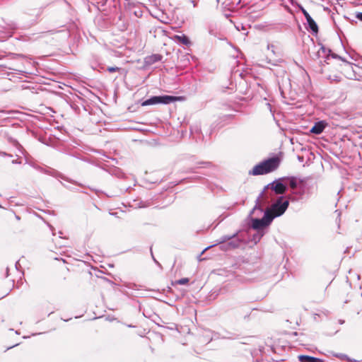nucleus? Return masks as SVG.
Masks as SVG:
<instances>
[{
    "label": "nucleus",
    "mask_w": 362,
    "mask_h": 362,
    "mask_svg": "<svg viewBox=\"0 0 362 362\" xmlns=\"http://www.w3.org/2000/svg\"><path fill=\"white\" fill-rule=\"evenodd\" d=\"M269 188L277 194H282L287 189V187L281 182V180H275L269 183L264 187V190L259 194V197L256 200V204L254 206L251 214H254L257 211H258L260 214L263 212V208L261 206V203L264 202V199L265 204L268 203L267 199L269 197L265 191Z\"/></svg>",
    "instance_id": "f257e3e1"
},
{
    "label": "nucleus",
    "mask_w": 362,
    "mask_h": 362,
    "mask_svg": "<svg viewBox=\"0 0 362 362\" xmlns=\"http://www.w3.org/2000/svg\"><path fill=\"white\" fill-rule=\"evenodd\" d=\"M280 164V159L276 157L268 158L254 166L249 172L250 175H260L269 173L276 170Z\"/></svg>",
    "instance_id": "f03ea898"
},
{
    "label": "nucleus",
    "mask_w": 362,
    "mask_h": 362,
    "mask_svg": "<svg viewBox=\"0 0 362 362\" xmlns=\"http://www.w3.org/2000/svg\"><path fill=\"white\" fill-rule=\"evenodd\" d=\"M288 205V200H284L283 197H279L277 201L271 206V208L268 209L271 211V217H273L274 219L275 217L281 216Z\"/></svg>",
    "instance_id": "7ed1b4c3"
},
{
    "label": "nucleus",
    "mask_w": 362,
    "mask_h": 362,
    "mask_svg": "<svg viewBox=\"0 0 362 362\" xmlns=\"http://www.w3.org/2000/svg\"><path fill=\"white\" fill-rule=\"evenodd\" d=\"M272 221L273 217H271V211L267 209L262 218L252 219V227L255 230H260L269 226Z\"/></svg>",
    "instance_id": "20e7f679"
},
{
    "label": "nucleus",
    "mask_w": 362,
    "mask_h": 362,
    "mask_svg": "<svg viewBox=\"0 0 362 362\" xmlns=\"http://www.w3.org/2000/svg\"><path fill=\"white\" fill-rule=\"evenodd\" d=\"M278 85L281 95H284L285 92L288 91L291 86L289 78L287 76H283L281 80L278 79Z\"/></svg>",
    "instance_id": "39448f33"
},
{
    "label": "nucleus",
    "mask_w": 362,
    "mask_h": 362,
    "mask_svg": "<svg viewBox=\"0 0 362 362\" xmlns=\"http://www.w3.org/2000/svg\"><path fill=\"white\" fill-rule=\"evenodd\" d=\"M327 126V123L325 121H320L315 122L314 126L311 128L310 132L315 134H321Z\"/></svg>",
    "instance_id": "423d86ee"
},
{
    "label": "nucleus",
    "mask_w": 362,
    "mask_h": 362,
    "mask_svg": "<svg viewBox=\"0 0 362 362\" xmlns=\"http://www.w3.org/2000/svg\"><path fill=\"white\" fill-rule=\"evenodd\" d=\"M242 243V240L236 236H234L231 240L228 243L226 250L235 249L238 247Z\"/></svg>",
    "instance_id": "0eeeda50"
},
{
    "label": "nucleus",
    "mask_w": 362,
    "mask_h": 362,
    "mask_svg": "<svg viewBox=\"0 0 362 362\" xmlns=\"http://www.w3.org/2000/svg\"><path fill=\"white\" fill-rule=\"evenodd\" d=\"M267 49L270 51L272 55L274 57H280L281 55V49L276 45L269 43L267 45Z\"/></svg>",
    "instance_id": "6e6552de"
},
{
    "label": "nucleus",
    "mask_w": 362,
    "mask_h": 362,
    "mask_svg": "<svg viewBox=\"0 0 362 362\" xmlns=\"http://www.w3.org/2000/svg\"><path fill=\"white\" fill-rule=\"evenodd\" d=\"M306 21L308 25V28L315 34L318 33V26L315 21L312 18L311 16H309L306 18Z\"/></svg>",
    "instance_id": "1a4fd4ad"
},
{
    "label": "nucleus",
    "mask_w": 362,
    "mask_h": 362,
    "mask_svg": "<svg viewBox=\"0 0 362 362\" xmlns=\"http://www.w3.org/2000/svg\"><path fill=\"white\" fill-rule=\"evenodd\" d=\"M298 360L300 362H324L320 358L305 355H300Z\"/></svg>",
    "instance_id": "9d476101"
},
{
    "label": "nucleus",
    "mask_w": 362,
    "mask_h": 362,
    "mask_svg": "<svg viewBox=\"0 0 362 362\" xmlns=\"http://www.w3.org/2000/svg\"><path fill=\"white\" fill-rule=\"evenodd\" d=\"M177 100V98L171 95H161L160 96V103L170 104Z\"/></svg>",
    "instance_id": "9b49d317"
},
{
    "label": "nucleus",
    "mask_w": 362,
    "mask_h": 362,
    "mask_svg": "<svg viewBox=\"0 0 362 362\" xmlns=\"http://www.w3.org/2000/svg\"><path fill=\"white\" fill-rule=\"evenodd\" d=\"M160 103V96H153L142 103L143 106Z\"/></svg>",
    "instance_id": "f8f14e48"
},
{
    "label": "nucleus",
    "mask_w": 362,
    "mask_h": 362,
    "mask_svg": "<svg viewBox=\"0 0 362 362\" xmlns=\"http://www.w3.org/2000/svg\"><path fill=\"white\" fill-rule=\"evenodd\" d=\"M161 59L162 56L160 54H153L146 58V62L148 64H153L160 61Z\"/></svg>",
    "instance_id": "ddd939ff"
},
{
    "label": "nucleus",
    "mask_w": 362,
    "mask_h": 362,
    "mask_svg": "<svg viewBox=\"0 0 362 362\" xmlns=\"http://www.w3.org/2000/svg\"><path fill=\"white\" fill-rule=\"evenodd\" d=\"M237 234L238 233H234L231 235H223L219 238V240L217 241L216 244H223L226 242L228 243L231 240V238H233L234 236H236Z\"/></svg>",
    "instance_id": "4468645a"
},
{
    "label": "nucleus",
    "mask_w": 362,
    "mask_h": 362,
    "mask_svg": "<svg viewBox=\"0 0 362 362\" xmlns=\"http://www.w3.org/2000/svg\"><path fill=\"white\" fill-rule=\"evenodd\" d=\"M175 38L177 39L180 42L182 43L183 45H188L190 44L189 38L185 35H175Z\"/></svg>",
    "instance_id": "2eb2a0df"
},
{
    "label": "nucleus",
    "mask_w": 362,
    "mask_h": 362,
    "mask_svg": "<svg viewBox=\"0 0 362 362\" xmlns=\"http://www.w3.org/2000/svg\"><path fill=\"white\" fill-rule=\"evenodd\" d=\"M289 185L293 189H295L297 187V182L295 177H291L288 179Z\"/></svg>",
    "instance_id": "dca6fc26"
},
{
    "label": "nucleus",
    "mask_w": 362,
    "mask_h": 362,
    "mask_svg": "<svg viewBox=\"0 0 362 362\" xmlns=\"http://www.w3.org/2000/svg\"><path fill=\"white\" fill-rule=\"evenodd\" d=\"M6 138H7L8 141L10 144H13V146H15L16 147L20 146L18 142L16 139H14L13 138L11 137V136H6Z\"/></svg>",
    "instance_id": "f3484780"
},
{
    "label": "nucleus",
    "mask_w": 362,
    "mask_h": 362,
    "mask_svg": "<svg viewBox=\"0 0 362 362\" xmlns=\"http://www.w3.org/2000/svg\"><path fill=\"white\" fill-rule=\"evenodd\" d=\"M107 70L110 72V73H113V72H115V71H119L121 70V68L119 67H117V66H109L107 67Z\"/></svg>",
    "instance_id": "a211bd4d"
},
{
    "label": "nucleus",
    "mask_w": 362,
    "mask_h": 362,
    "mask_svg": "<svg viewBox=\"0 0 362 362\" xmlns=\"http://www.w3.org/2000/svg\"><path fill=\"white\" fill-rule=\"evenodd\" d=\"M189 282V279L187 278H182L179 279L177 283L180 285H185Z\"/></svg>",
    "instance_id": "6ab92c4d"
},
{
    "label": "nucleus",
    "mask_w": 362,
    "mask_h": 362,
    "mask_svg": "<svg viewBox=\"0 0 362 362\" xmlns=\"http://www.w3.org/2000/svg\"><path fill=\"white\" fill-rule=\"evenodd\" d=\"M300 11H302L303 14L304 15L305 19L310 16V15L307 12V11L301 6H299Z\"/></svg>",
    "instance_id": "aec40b11"
},
{
    "label": "nucleus",
    "mask_w": 362,
    "mask_h": 362,
    "mask_svg": "<svg viewBox=\"0 0 362 362\" xmlns=\"http://www.w3.org/2000/svg\"><path fill=\"white\" fill-rule=\"evenodd\" d=\"M355 17L362 22V12H356L355 14Z\"/></svg>",
    "instance_id": "412c9836"
},
{
    "label": "nucleus",
    "mask_w": 362,
    "mask_h": 362,
    "mask_svg": "<svg viewBox=\"0 0 362 362\" xmlns=\"http://www.w3.org/2000/svg\"><path fill=\"white\" fill-rule=\"evenodd\" d=\"M320 50H321L324 54H325V53H326V52H327V49H326L325 47H322L320 48Z\"/></svg>",
    "instance_id": "4be33fe9"
},
{
    "label": "nucleus",
    "mask_w": 362,
    "mask_h": 362,
    "mask_svg": "<svg viewBox=\"0 0 362 362\" xmlns=\"http://www.w3.org/2000/svg\"><path fill=\"white\" fill-rule=\"evenodd\" d=\"M1 154H2L3 156H11V155L7 154V153H5V152L1 153Z\"/></svg>",
    "instance_id": "5701e85b"
},
{
    "label": "nucleus",
    "mask_w": 362,
    "mask_h": 362,
    "mask_svg": "<svg viewBox=\"0 0 362 362\" xmlns=\"http://www.w3.org/2000/svg\"><path fill=\"white\" fill-rule=\"evenodd\" d=\"M151 255H153V254L151 253ZM152 257H153V259L154 262H155L156 264H159V263L157 262V260L154 258L153 255H152Z\"/></svg>",
    "instance_id": "b1692460"
},
{
    "label": "nucleus",
    "mask_w": 362,
    "mask_h": 362,
    "mask_svg": "<svg viewBox=\"0 0 362 362\" xmlns=\"http://www.w3.org/2000/svg\"><path fill=\"white\" fill-rule=\"evenodd\" d=\"M191 3L193 4V6L195 7L196 6V3L194 1H190Z\"/></svg>",
    "instance_id": "393cba45"
},
{
    "label": "nucleus",
    "mask_w": 362,
    "mask_h": 362,
    "mask_svg": "<svg viewBox=\"0 0 362 362\" xmlns=\"http://www.w3.org/2000/svg\"><path fill=\"white\" fill-rule=\"evenodd\" d=\"M12 163H18V162L17 160H13L12 161Z\"/></svg>",
    "instance_id": "a878e982"
},
{
    "label": "nucleus",
    "mask_w": 362,
    "mask_h": 362,
    "mask_svg": "<svg viewBox=\"0 0 362 362\" xmlns=\"http://www.w3.org/2000/svg\"><path fill=\"white\" fill-rule=\"evenodd\" d=\"M18 56H19V57H24L23 55H22V54H19Z\"/></svg>",
    "instance_id": "bb28decb"
},
{
    "label": "nucleus",
    "mask_w": 362,
    "mask_h": 362,
    "mask_svg": "<svg viewBox=\"0 0 362 362\" xmlns=\"http://www.w3.org/2000/svg\"><path fill=\"white\" fill-rule=\"evenodd\" d=\"M21 72H23V73H28L27 71H20Z\"/></svg>",
    "instance_id": "cd10ccee"
},
{
    "label": "nucleus",
    "mask_w": 362,
    "mask_h": 362,
    "mask_svg": "<svg viewBox=\"0 0 362 362\" xmlns=\"http://www.w3.org/2000/svg\"><path fill=\"white\" fill-rule=\"evenodd\" d=\"M205 164H206V165H210V163H205Z\"/></svg>",
    "instance_id": "c85d7f7f"
},
{
    "label": "nucleus",
    "mask_w": 362,
    "mask_h": 362,
    "mask_svg": "<svg viewBox=\"0 0 362 362\" xmlns=\"http://www.w3.org/2000/svg\"><path fill=\"white\" fill-rule=\"evenodd\" d=\"M217 1H218V0H216Z\"/></svg>",
    "instance_id": "c756f323"
}]
</instances>
